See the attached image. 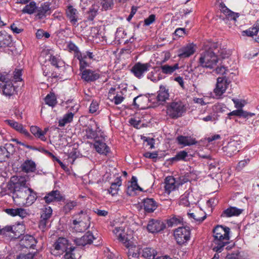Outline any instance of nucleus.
I'll return each instance as SVG.
<instances>
[{
  "instance_id": "obj_1",
  "label": "nucleus",
  "mask_w": 259,
  "mask_h": 259,
  "mask_svg": "<svg viewBox=\"0 0 259 259\" xmlns=\"http://www.w3.org/2000/svg\"><path fill=\"white\" fill-rule=\"evenodd\" d=\"M11 181L14 182L12 197L16 204L29 206L35 202L37 198L36 193L26 186L24 178L13 177Z\"/></svg>"
},
{
  "instance_id": "obj_2",
  "label": "nucleus",
  "mask_w": 259,
  "mask_h": 259,
  "mask_svg": "<svg viewBox=\"0 0 259 259\" xmlns=\"http://www.w3.org/2000/svg\"><path fill=\"white\" fill-rule=\"evenodd\" d=\"M219 52L217 44L209 42L205 45L202 52L200 54L198 62L199 65L203 68H213L218 62Z\"/></svg>"
},
{
  "instance_id": "obj_3",
  "label": "nucleus",
  "mask_w": 259,
  "mask_h": 259,
  "mask_svg": "<svg viewBox=\"0 0 259 259\" xmlns=\"http://www.w3.org/2000/svg\"><path fill=\"white\" fill-rule=\"evenodd\" d=\"M230 228L218 225L213 230V240L212 243V250L216 252L211 259H219V253L221 252L224 247L229 243Z\"/></svg>"
},
{
  "instance_id": "obj_4",
  "label": "nucleus",
  "mask_w": 259,
  "mask_h": 259,
  "mask_svg": "<svg viewBox=\"0 0 259 259\" xmlns=\"http://www.w3.org/2000/svg\"><path fill=\"white\" fill-rule=\"evenodd\" d=\"M113 233L116 239L128 248L127 254L130 259L139 257L140 254L139 247L134 244L131 240V237L126 234L124 228L120 227H116L113 230Z\"/></svg>"
},
{
  "instance_id": "obj_5",
  "label": "nucleus",
  "mask_w": 259,
  "mask_h": 259,
  "mask_svg": "<svg viewBox=\"0 0 259 259\" xmlns=\"http://www.w3.org/2000/svg\"><path fill=\"white\" fill-rule=\"evenodd\" d=\"M74 218L72 223L73 228L76 232H84L89 228L90 218L85 212L81 210L74 214Z\"/></svg>"
},
{
  "instance_id": "obj_6",
  "label": "nucleus",
  "mask_w": 259,
  "mask_h": 259,
  "mask_svg": "<svg viewBox=\"0 0 259 259\" xmlns=\"http://www.w3.org/2000/svg\"><path fill=\"white\" fill-rule=\"evenodd\" d=\"M186 111V105L181 101L171 102L167 108V113L172 118H178L182 116Z\"/></svg>"
},
{
  "instance_id": "obj_7",
  "label": "nucleus",
  "mask_w": 259,
  "mask_h": 259,
  "mask_svg": "<svg viewBox=\"0 0 259 259\" xmlns=\"http://www.w3.org/2000/svg\"><path fill=\"white\" fill-rule=\"evenodd\" d=\"M69 246L68 240L64 237H59L54 243L51 249V253L55 256H60L63 254Z\"/></svg>"
},
{
  "instance_id": "obj_8",
  "label": "nucleus",
  "mask_w": 259,
  "mask_h": 259,
  "mask_svg": "<svg viewBox=\"0 0 259 259\" xmlns=\"http://www.w3.org/2000/svg\"><path fill=\"white\" fill-rule=\"evenodd\" d=\"M175 238L179 244L187 242L190 238V229L189 227H179L174 233Z\"/></svg>"
},
{
  "instance_id": "obj_9",
  "label": "nucleus",
  "mask_w": 259,
  "mask_h": 259,
  "mask_svg": "<svg viewBox=\"0 0 259 259\" xmlns=\"http://www.w3.org/2000/svg\"><path fill=\"white\" fill-rule=\"evenodd\" d=\"M230 81L226 76L219 77L217 78L216 87L213 90V93L218 98H221L225 93Z\"/></svg>"
},
{
  "instance_id": "obj_10",
  "label": "nucleus",
  "mask_w": 259,
  "mask_h": 259,
  "mask_svg": "<svg viewBox=\"0 0 259 259\" xmlns=\"http://www.w3.org/2000/svg\"><path fill=\"white\" fill-rule=\"evenodd\" d=\"M151 66L149 63L138 62L132 68L131 71L136 77L140 79L143 77L144 73L148 71Z\"/></svg>"
},
{
  "instance_id": "obj_11",
  "label": "nucleus",
  "mask_w": 259,
  "mask_h": 259,
  "mask_svg": "<svg viewBox=\"0 0 259 259\" xmlns=\"http://www.w3.org/2000/svg\"><path fill=\"white\" fill-rule=\"evenodd\" d=\"M240 148V141L235 140H231L227 145L222 148L223 152L226 155L231 157L237 153Z\"/></svg>"
},
{
  "instance_id": "obj_12",
  "label": "nucleus",
  "mask_w": 259,
  "mask_h": 259,
  "mask_svg": "<svg viewBox=\"0 0 259 259\" xmlns=\"http://www.w3.org/2000/svg\"><path fill=\"white\" fill-rule=\"evenodd\" d=\"M165 227V225L161 220L151 219L148 222L147 229L149 232L155 233L163 230Z\"/></svg>"
},
{
  "instance_id": "obj_13",
  "label": "nucleus",
  "mask_w": 259,
  "mask_h": 259,
  "mask_svg": "<svg viewBox=\"0 0 259 259\" xmlns=\"http://www.w3.org/2000/svg\"><path fill=\"white\" fill-rule=\"evenodd\" d=\"M66 15L67 19L73 26L75 27L78 26L79 14L77 9L72 6H68L66 10Z\"/></svg>"
},
{
  "instance_id": "obj_14",
  "label": "nucleus",
  "mask_w": 259,
  "mask_h": 259,
  "mask_svg": "<svg viewBox=\"0 0 259 259\" xmlns=\"http://www.w3.org/2000/svg\"><path fill=\"white\" fill-rule=\"evenodd\" d=\"M51 5L50 3L47 2L42 3L40 6L37 7L36 16L39 19H42L51 14Z\"/></svg>"
},
{
  "instance_id": "obj_15",
  "label": "nucleus",
  "mask_w": 259,
  "mask_h": 259,
  "mask_svg": "<svg viewBox=\"0 0 259 259\" xmlns=\"http://www.w3.org/2000/svg\"><path fill=\"white\" fill-rule=\"evenodd\" d=\"M195 52V46L193 44H188L178 50V56L181 59H184L191 56Z\"/></svg>"
},
{
  "instance_id": "obj_16",
  "label": "nucleus",
  "mask_w": 259,
  "mask_h": 259,
  "mask_svg": "<svg viewBox=\"0 0 259 259\" xmlns=\"http://www.w3.org/2000/svg\"><path fill=\"white\" fill-rule=\"evenodd\" d=\"M197 201L194 198L193 194L190 191H186L181 196L180 204L184 206H190L191 204H195Z\"/></svg>"
},
{
  "instance_id": "obj_17",
  "label": "nucleus",
  "mask_w": 259,
  "mask_h": 259,
  "mask_svg": "<svg viewBox=\"0 0 259 259\" xmlns=\"http://www.w3.org/2000/svg\"><path fill=\"white\" fill-rule=\"evenodd\" d=\"M219 8L221 13L229 20L236 21V19L239 16V13L231 11L223 3L220 4Z\"/></svg>"
},
{
  "instance_id": "obj_18",
  "label": "nucleus",
  "mask_w": 259,
  "mask_h": 259,
  "mask_svg": "<svg viewBox=\"0 0 259 259\" xmlns=\"http://www.w3.org/2000/svg\"><path fill=\"white\" fill-rule=\"evenodd\" d=\"M188 215L189 218L199 223L202 222L206 217L205 212L197 207L194 208L193 212H188Z\"/></svg>"
},
{
  "instance_id": "obj_19",
  "label": "nucleus",
  "mask_w": 259,
  "mask_h": 259,
  "mask_svg": "<svg viewBox=\"0 0 259 259\" xmlns=\"http://www.w3.org/2000/svg\"><path fill=\"white\" fill-rule=\"evenodd\" d=\"M180 185L179 184V182H177L176 179L173 177H167L165 180V192L169 194Z\"/></svg>"
},
{
  "instance_id": "obj_20",
  "label": "nucleus",
  "mask_w": 259,
  "mask_h": 259,
  "mask_svg": "<svg viewBox=\"0 0 259 259\" xmlns=\"http://www.w3.org/2000/svg\"><path fill=\"white\" fill-rule=\"evenodd\" d=\"M52 209L50 206H45L42 209V213L41 214L40 221L39 223V227H46L47 221L49 219L52 214Z\"/></svg>"
},
{
  "instance_id": "obj_21",
  "label": "nucleus",
  "mask_w": 259,
  "mask_h": 259,
  "mask_svg": "<svg viewBox=\"0 0 259 259\" xmlns=\"http://www.w3.org/2000/svg\"><path fill=\"white\" fill-rule=\"evenodd\" d=\"M5 122L18 132H19L27 137L30 136L28 131L24 128L22 124L19 123L13 119H7Z\"/></svg>"
},
{
  "instance_id": "obj_22",
  "label": "nucleus",
  "mask_w": 259,
  "mask_h": 259,
  "mask_svg": "<svg viewBox=\"0 0 259 259\" xmlns=\"http://www.w3.org/2000/svg\"><path fill=\"white\" fill-rule=\"evenodd\" d=\"M81 71V78L88 82L94 81L98 79L100 77V75L98 72L91 69H84Z\"/></svg>"
},
{
  "instance_id": "obj_23",
  "label": "nucleus",
  "mask_w": 259,
  "mask_h": 259,
  "mask_svg": "<svg viewBox=\"0 0 259 259\" xmlns=\"http://www.w3.org/2000/svg\"><path fill=\"white\" fill-rule=\"evenodd\" d=\"M62 196L58 190H53L48 193L43 198L46 203H50L55 201H60Z\"/></svg>"
},
{
  "instance_id": "obj_24",
  "label": "nucleus",
  "mask_w": 259,
  "mask_h": 259,
  "mask_svg": "<svg viewBox=\"0 0 259 259\" xmlns=\"http://www.w3.org/2000/svg\"><path fill=\"white\" fill-rule=\"evenodd\" d=\"M37 243L36 240L31 235H24L20 241V245L26 248H34Z\"/></svg>"
},
{
  "instance_id": "obj_25",
  "label": "nucleus",
  "mask_w": 259,
  "mask_h": 259,
  "mask_svg": "<svg viewBox=\"0 0 259 259\" xmlns=\"http://www.w3.org/2000/svg\"><path fill=\"white\" fill-rule=\"evenodd\" d=\"M20 169L26 173L34 172L36 169V165L31 159H27L21 164Z\"/></svg>"
},
{
  "instance_id": "obj_26",
  "label": "nucleus",
  "mask_w": 259,
  "mask_h": 259,
  "mask_svg": "<svg viewBox=\"0 0 259 259\" xmlns=\"http://www.w3.org/2000/svg\"><path fill=\"white\" fill-rule=\"evenodd\" d=\"M94 147L96 151L100 154L107 155L109 152V148L102 139H96L95 141Z\"/></svg>"
},
{
  "instance_id": "obj_27",
  "label": "nucleus",
  "mask_w": 259,
  "mask_h": 259,
  "mask_svg": "<svg viewBox=\"0 0 259 259\" xmlns=\"http://www.w3.org/2000/svg\"><path fill=\"white\" fill-rule=\"evenodd\" d=\"M143 207L148 213L153 212L157 207L156 202L153 198H146L143 200Z\"/></svg>"
},
{
  "instance_id": "obj_28",
  "label": "nucleus",
  "mask_w": 259,
  "mask_h": 259,
  "mask_svg": "<svg viewBox=\"0 0 259 259\" xmlns=\"http://www.w3.org/2000/svg\"><path fill=\"white\" fill-rule=\"evenodd\" d=\"M99 129L97 123L94 121V124H90L85 130V134L87 139H93L97 137V130Z\"/></svg>"
},
{
  "instance_id": "obj_29",
  "label": "nucleus",
  "mask_w": 259,
  "mask_h": 259,
  "mask_svg": "<svg viewBox=\"0 0 259 259\" xmlns=\"http://www.w3.org/2000/svg\"><path fill=\"white\" fill-rule=\"evenodd\" d=\"M16 228L15 226H7L3 228L2 235L16 238L19 236V233L17 234Z\"/></svg>"
},
{
  "instance_id": "obj_30",
  "label": "nucleus",
  "mask_w": 259,
  "mask_h": 259,
  "mask_svg": "<svg viewBox=\"0 0 259 259\" xmlns=\"http://www.w3.org/2000/svg\"><path fill=\"white\" fill-rule=\"evenodd\" d=\"M122 180L121 177H117L114 180V182L112 183L109 189L107 190L109 194L114 196L118 193L119 190V187L121 185Z\"/></svg>"
},
{
  "instance_id": "obj_31",
  "label": "nucleus",
  "mask_w": 259,
  "mask_h": 259,
  "mask_svg": "<svg viewBox=\"0 0 259 259\" xmlns=\"http://www.w3.org/2000/svg\"><path fill=\"white\" fill-rule=\"evenodd\" d=\"M177 140L179 145L183 146H191L197 143L195 139L188 136H180L177 138Z\"/></svg>"
},
{
  "instance_id": "obj_32",
  "label": "nucleus",
  "mask_w": 259,
  "mask_h": 259,
  "mask_svg": "<svg viewBox=\"0 0 259 259\" xmlns=\"http://www.w3.org/2000/svg\"><path fill=\"white\" fill-rule=\"evenodd\" d=\"M243 210L235 207H230L223 211L221 217H231L240 214Z\"/></svg>"
},
{
  "instance_id": "obj_33",
  "label": "nucleus",
  "mask_w": 259,
  "mask_h": 259,
  "mask_svg": "<svg viewBox=\"0 0 259 259\" xmlns=\"http://www.w3.org/2000/svg\"><path fill=\"white\" fill-rule=\"evenodd\" d=\"M30 132L36 138L40 139L42 141H46V138L45 136L46 132H47V129L45 128L44 131H41V130L36 126H31L30 127Z\"/></svg>"
},
{
  "instance_id": "obj_34",
  "label": "nucleus",
  "mask_w": 259,
  "mask_h": 259,
  "mask_svg": "<svg viewBox=\"0 0 259 259\" xmlns=\"http://www.w3.org/2000/svg\"><path fill=\"white\" fill-rule=\"evenodd\" d=\"M11 44V36L5 31L0 32V47H9Z\"/></svg>"
},
{
  "instance_id": "obj_35",
  "label": "nucleus",
  "mask_w": 259,
  "mask_h": 259,
  "mask_svg": "<svg viewBox=\"0 0 259 259\" xmlns=\"http://www.w3.org/2000/svg\"><path fill=\"white\" fill-rule=\"evenodd\" d=\"M161 72L165 74H171L176 70L179 68V66L178 63H176L173 65H169L168 64L161 65L160 66Z\"/></svg>"
},
{
  "instance_id": "obj_36",
  "label": "nucleus",
  "mask_w": 259,
  "mask_h": 259,
  "mask_svg": "<svg viewBox=\"0 0 259 259\" xmlns=\"http://www.w3.org/2000/svg\"><path fill=\"white\" fill-rule=\"evenodd\" d=\"M169 97L168 90L163 85H160L159 90L157 92V99L159 102H164Z\"/></svg>"
},
{
  "instance_id": "obj_37",
  "label": "nucleus",
  "mask_w": 259,
  "mask_h": 259,
  "mask_svg": "<svg viewBox=\"0 0 259 259\" xmlns=\"http://www.w3.org/2000/svg\"><path fill=\"white\" fill-rule=\"evenodd\" d=\"M157 251L153 248L146 247L143 250L142 255L147 259H155Z\"/></svg>"
},
{
  "instance_id": "obj_38",
  "label": "nucleus",
  "mask_w": 259,
  "mask_h": 259,
  "mask_svg": "<svg viewBox=\"0 0 259 259\" xmlns=\"http://www.w3.org/2000/svg\"><path fill=\"white\" fill-rule=\"evenodd\" d=\"M12 146V144H6V147H0V162H2L6 161V160L9 157L10 152H9L7 149Z\"/></svg>"
},
{
  "instance_id": "obj_39",
  "label": "nucleus",
  "mask_w": 259,
  "mask_h": 259,
  "mask_svg": "<svg viewBox=\"0 0 259 259\" xmlns=\"http://www.w3.org/2000/svg\"><path fill=\"white\" fill-rule=\"evenodd\" d=\"M137 190L142 191V189L138 184L137 178L135 176H133L131 179V186L127 187V192L130 194V195H131L132 191Z\"/></svg>"
},
{
  "instance_id": "obj_40",
  "label": "nucleus",
  "mask_w": 259,
  "mask_h": 259,
  "mask_svg": "<svg viewBox=\"0 0 259 259\" xmlns=\"http://www.w3.org/2000/svg\"><path fill=\"white\" fill-rule=\"evenodd\" d=\"M45 102L46 104L50 106L54 107L57 103V98L54 93H50L45 98Z\"/></svg>"
},
{
  "instance_id": "obj_41",
  "label": "nucleus",
  "mask_w": 259,
  "mask_h": 259,
  "mask_svg": "<svg viewBox=\"0 0 259 259\" xmlns=\"http://www.w3.org/2000/svg\"><path fill=\"white\" fill-rule=\"evenodd\" d=\"M74 116V114L72 112H69L65 114L62 119L59 120V126H64L66 124L71 122Z\"/></svg>"
},
{
  "instance_id": "obj_42",
  "label": "nucleus",
  "mask_w": 259,
  "mask_h": 259,
  "mask_svg": "<svg viewBox=\"0 0 259 259\" xmlns=\"http://www.w3.org/2000/svg\"><path fill=\"white\" fill-rule=\"evenodd\" d=\"M75 56L79 61V67L80 71L83 70L86 67L89 66V63L86 61L87 55H82L80 53L75 55Z\"/></svg>"
},
{
  "instance_id": "obj_43",
  "label": "nucleus",
  "mask_w": 259,
  "mask_h": 259,
  "mask_svg": "<svg viewBox=\"0 0 259 259\" xmlns=\"http://www.w3.org/2000/svg\"><path fill=\"white\" fill-rule=\"evenodd\" d=\"M37 8L36 3L34 2H31L28 5L25 6L22 12L23 13L32 14L35 10L37 11Z\"/></svg>"
},
{
  "instance_id": "obj_44",
  "label": "nucleus",
  "mask_w": 259,
  "mask_h": 259,
  "mask_svg": "<svg viewBox=\"0 0 259 259\" xmlns=\"http://www.w3.org/2000/svg\"><path fill=\"white\" fill-rule=\"evenodd\" d=\"M77 202L75 201H67L63 206V211L65 214L70 212L76 206Z\"/></svg>"
},
{
  "instance_id": "obj_45",
  "label": "nucleus",
  "mask_w": 259,
  "mask_h": 259,
  "mask_svg": "<svg viewBox=\"0 0 259 259\" xmlns=\"http://www.w3.org/2000/svg\"><path fill=\"white\" fill-rule=\"evenodd\" d=\"M99 10V6L96 5H93L88 12V20L93 21L97 14Z\"/></svg>"
},
{
  "instance_id": "obj_46",
  "label": "nucleus",
  "mask_w": 259,
  "mask_h": 259,
  "mask_svg": "<svg viewBox=\"0 0 259 259\" xmlns=\"http://www.w3.org/2000/svg\"><path fill=\"white\" fill-rule=\"evenodd\" d=\"M51 64L56 68L60 67L61 65H64V62L59 57L51 55L50 58Z\"/></svg>"
},
{
  "instance_id": "obj_47",
  "label": "nucleus",
  "mask_w": 259,
  "mask_h": 259,
  "mask_svg": "<svg viewBox=\"0 0 259 259\" xmlns=\"http://www.w3.org/2000/svg\"><path fill=\"white\" fill-rule=\"evenodd\" d=\"M101 4L103 10H111L114 6L113 0H102Z\"/></svg>"
},
{
  "instance_id": "obj_48",
  "label": "nucleus",
  "mask_w": 259,
  "mask_h": 259,
  "mask_svg": "<svg viewBox=\"0 0 259 259\" xmlns=\"http://www.w3.org/2000/svg\"><path fill=\"white\" fill-rule=\"evenodd\" d=\"M259 30V22L257 21V24L255 26L250 28L249 29L244 31V32L246 33V35L248 36H253L256 35Z\"/></svg>"
},
{
  "instance_id": "obj_49",
  "label": "nucleus",
  "mask_w": 259,
  "mask_h": 259,
  "mask_svg": "<svg viewBox=\"0 0 259 259\" xmlns=\"http://www.w3.org/2000/svg\"><path fill=\"white\" fill-rule=\"evenodd\" d=\"M192 173L191 172H187L184 175L181 176L179 178V184L182 185L188 181H190L192 180L191 178Z\"/></svg>"
},
{
  "instance_id": "obj_50",
  "label": "nucleus",
  "mask_w": 259,
  "mask_h": 259,
  "mask_svg": "<svg viewBox=\"0 0 259 259\" xmlns=\"http://www.w3.org/2000/svg\"><path fill=\"white\" fill-rule=\"evenodd\" d=\"M181 222V219L180 218H177L174 217L169 220H167V224L168 227H171L180 224Z\"/></svg>"
},
{
  "instance_id": "obj_51",
  "label": "nucleus",
  "mask_w": 259,
  "mask_h": 259,
  "mask_svg": "<svg viewBox=\"0 0 259 259\" xmlns=\"http://www.w3.org/2000/svg\"><path fill=\"white\" fill-rule=\"evenodd\" d=\"M12 80L11 76L10 74L4 73H0V82L1 83L5 84Z\"/></svg>"
},
{
  "instance_id": "obj_52",
  "label": "nucleus",
  "mask_w": 259,
  "mask_h": 259,
  "mask_svg": "<svg viewBox=\"0 0 259 259\" xmlns=\"http://www.w3.org/2000/svg\"><path fill=\"white\" fill-rule=\"evenodd\" d=\"M75 248L70 247L69 251H66L64 255L65 259H76L77 256H75V253L73 252L75 251Z\"/></svg>"
},
{
  "instance_id": "obj_53",
  "label": "nucleus",
  "mask_w": 259,
  "mask_h": 259,
  "mask_svg": "<svg viewBox=\"0 0 259 259\" xmlns=\"http://www.w3.org/2000/svg\"><path fill=\"white\" fill-rule=\"evenodd\" d=\"M82 237H84V239L86 245L91 244L93 242V240L96 238L90 232H88Z\"/></svg>"
},
{
  "instance_id": "obj_54",
  "label": "nucleus",
  "mask_w": 259,
  "mask_h": 259,
  "mask_svg": "<svg viewBox=\"0 0 259 259\" xmlns=\"http://www.w3.org/2000/svg\"><path fill=\"white\" fill-rule=\"evenodd\" d=\"M188 156V153L185 151H181L178 152L177 155L172 158L173 160H185Z\"/></svg>"
},
{
  "instance_id": "obj_55",
  "label": "nucleus",
  "mask_w": 259,
  "mask_h": 259,
  "mask_svg": "<svg viewBox=\"0 0 259 259\" xmlns=\"http://www.w3.org/2000/svg\"><path fill=\"white\" fill-rule=\"evenodd\" d=\"M22 70L20 69H16L14 72L13 79L15 82L19 81L22 80Z\"/></svg>"
},
{
  "instance_id": "obj_56",
  "label": "nucleus",
  "mask_w": 259,
  "mask_h": 259,
  "mask_svg": "<svg viewBox=\"0 0 259 259\" xmlns=\"http://www.w3.org/2000/svg\"><path fill=\"white\" fill-rule=\"evenodd\" d=\"M67 48L70 52H74L76 55L78 53H80L79 52L78 47L72 42L70 41L68 45Z\"/></svg>"
},
{
  "instance_id": "obj_57",
  "label": "nucleus",
  "mask_w": 259,
  "mask_h": 259,
  "mask_svg": "<svg viewBox=\"0 0 259 259\" xmlns=\"http://www.w3.org/2000/svg\"><path fill=\"white\" fill-rule=\"evenodd\" d=\"M84 237H81L80 238H75L73 239L74 243L78 246H84L86 245V244L84 242Z\"/></svg>"
},
{
  "instance_id": "obj_58",
  "label": "nucleus",
  "mask_w": 259,
  "mask_h": 259,
  "mask_svg": "<svg viewBox=\"0 0 259 259\" xmlns=\"http://www.w3.org/2000/svg\"><path fill=\"white\" fill-rule=\"evenodd\" d=\"M249 161L250 159L249 158L245 159L240 161L237 164V168L239 170L242 169L249 163Z\"/></svg>"
},
{
  "instance_id": "obj_59",
  "label": "nucleus",
  "mask_w": 259,
  "mask_h": 259,
  "mask_svg": "<svg viewBox=\"0 0 259 259\" xmlns=\"http://www.w3.org/2000/svg\"><path fill=\"white\" fill-rule=\"evenodd\" d=\"M28 215L27 211L24 208H17V215L19 216L21 218H24Z\"/></svg>"
},
{
  "instance_id": "obj_60",
  "label": "nucleus",
  "mask_w": 259,
  "mask_h": 259,
  "mask_svg": "<svg viewBox=\"0 0 259 259\" xmlns=\"http://www.w3.org/2000/svg\"><path fill=\"white\" fill-rule=\"evenodd\" d=\"M98 103L96 101H93L90 106L89 111L90 113H95L98 109Z\"/></svg>"
},
{
  "instance_id": "obj_61",
  "label": "nucleus",
  "mask_w": 259,
  "mask_h": 259,
  "mask_svg": "<svg viewBox=\"0 0 259 259\" xmlns=\"http://www.w3.org/2000/svg\"><path fill=\"white\" fill-rule=\"evenodd\" d=\"M232 101L235 104V107L238 109H241V108L244 106V101H242L236 99H233Z\"/></svg>"
},
{
  "instance_id": "obj_62",
  "label": "nucleus",
  "mask_w": 259,
  "mask_h": 259,
  "mask_svg": "<svg viewBox=\"0 0 259 259\" xmlns=\"http://www.w3.org/2000/svg\"><path fill=\"white\" fill-rule=\"evenodd\" d=\"M155 19V16L153 14L150 15L147 18L144 20L145 25L148 26L152 24Z\"/></svg>"
},
{
  "instance_id": "obj_63",
  "label": "nucleus",
  "mask_w": 259,
  "mask_h": 259,
  "mask_svg": "<svg viewBox=\"0 0 259 259\" xmlns=\"http://www.w3.org/2000/svg\"><path fill=\"white\" fill-rule=\"evenodd\" d=\"M174 34L178 37H182L186 34L185 29L183 28H178L176 29Z\"/></svg>"
},
{
  "instance_id": "obj_64",
  "label": "nucleus",
  "mask_w": 259,
  "mask_h": 259,
  "mask_svg": "<svg viewBox=\"0 0 259 259\" xmlns=\"http://www.w3.org/2000/svg\"><path fill=\"white\" fill-rule=\"evenodd\" d=\"M123 97L120 95L117 94L114 97L112 101L114 102L115 104L118 105L123 101Z\"/></svg>"
}]
</instances>
